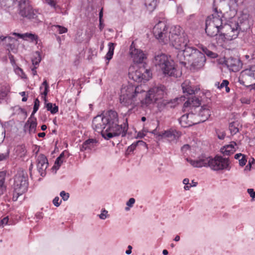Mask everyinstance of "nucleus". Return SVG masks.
I'll return each instance as SVG.
<instances>
[{
    "instance_id": "obj_47",
    "label": "nucleus",
    "mask_w": 255,
    "mask_h": 255,
    "mask_svg": "<svg viewBox=\"0 0 255 255\" xmlns=\"http://www.w3.org/2000/svg\"><path fill=\"white\" fill-rule=\"evenodd\" d=\"M239 165L243 167L245 166L247 162V159L245 155H243L241 158L239 160Z\"/></svg>"
},
{
    "instance_id": "obj_38",
    "label": "nucleus",
    "mask_w": 255,
    "mask_h": 255,
    "mask_svg": "<svg viewBox=\"0 0 255 255\" xmlns=\"http://www.w3.org/2000/svg\"><path fill=\"white\" fill-rule=\"evenodd\" d=\"M99 28L100 30H102V29L104 27V21L103 19V8H102L100 9V11L99 13Z\"/></svg>"
},
{
    "instance_id": "obj_8",
    "label": "nucleus",
    "mask_w": 255,
    "mask_h": 255,
    "mask_svg": "<svg viewBox=\"0 0 255 255\" xmlns=\"http://www.w3.org/2000/svg\"><path fill=\"white\" fill-rule=\"evenodd\" d=\"M19 15L30 21L38 23L41 22L42 15L34 9L29 3V0H20L18 3Z\"/></svg>"
},
{
    "instance_id": "obj_20",
    "label": "nucleus",
    "mask_w": 255,
    "mask_h": 255,
    "mask_svg": "<svg viewBox=\"0 0 255 255\" xmlns=\"http://www.w3.org/2000/svg\"><path fill=\"white\" fill-rule=\"evenodd\" d=\"M180 136L181 133L179 131L172 129L165 130L158 134V137L166 138L169 141L177 140Z\"/></svg>"
},
{
    "instance_id": "obj_44",
    "label": "nucleus",
    "mask_w": 255,
    "mask_h": 255,
    "mask_svg": "<svg viewBox=\"0 0 255 255\" xmlns=\"http://www.w3.org/2000/svg\"><path fill=\"white\" fill-rule=\"evenodd\" d=\"M135 202V199L133 198H130L127 202L126 205L128 206L125 208L126 211L129 210V207H132Z\"/></svg>"
},
{
    "instance_id": "obj_16",
    "label": "nucleus",
    "mask_w": 255,
    "mask_h": 255,
    "mask_svg": "<svg viewBox=\"0 0 255 255\" xmlns=\"http://www.w3.org/2000/svg\"><path fill=\"white\" fill-rule=\"evenodd\" d=\"M37 170L42 177H44L46 174V169L49 163L47 157L43 154H39L36 159Z\"/></svg>"
},
{
    "instance_id": "obj_26",
    "label": "nucleus",
    "mask_w": 255,
    "mask_h": 255,
    "mask_svg": "<svg viewBox=\"0 0 255 255\" xmlns=\"http://www.w3.org/2000/svg\"><path fill=\"white\" fill-rule=\"evenodd\" d=\"M98 141L95 138H89L85 140L81 147V150H92L96 146Z\"/></svg>"
},
{
    "instance_id": "obj_46",
    "label": "nucleus",
    "mask_w": 255,
    "mask_h": 255,
    "mask_svg": "<svg viewBox=\"0 0 255 255\" xmlns=\"http://www.w3.org/2000/svg\"><path fill=\"white\" fill-rule=\"evenodd\" d=\"M40 105V101L38 98H36L34 101V106L33 110H34V112H37L38 111Z\"/></svg>"
},
{
    "instance_id": "obj_21",
    "label": "nucleus",
    "mask_w": 255,
    "mask_h": 255,
    "mask_svg": "<svg viewBox=\"0 0 255 255\" xmlns=\"http://www.w3.org/2000/svg\"><path fill=\"white\" fill-rule=\"evenodd\" d=\"M182 33H185L183 31V29L179 25L172 26L170 27L169 32H168L167 43L169 42V40L177 37V36L181 35Z\"/></svg>"
},
{
    "instance_id": "obj_43",
    "label": "nucleus",
    "mask_w": 255,
    "mask_h": 255,
    "mask_svg": "<svg viewBox=\"0 0 255 255\" xmlns=\"http://www.w3.org/2000/svg\"><path fill=\"white\" fill-rule=\"evenodd\" d=\"M216 133L218 138L220 139H224L226 136V132L224 130L216 129Z\"/></svg>"
},
{
    "instance_id": "obj_33",
    "label": "nucleus",
    "mask_w": 255,
    "mask_h": 255,
    "mask_svg": "<svg viewBox=\"0 0 255 255\" xmlns=\"http://www.w3.org/2000/svg\"><path fill=\"white\" fill-rule=\"evenodd\" d=\"M45 107L48 111H50L52 114H55L58 112V106L55 104H53L51 103L46 104Z\"/></svg>"
},
{
    "instance_id": "obj_17",
    "label": "nucleus",
    "mask_w": 255,
    "mask_h": 255,
    "mask_svg": "<svg viewBox=\"0 0 255 255\" xmlns=\"http://www.w3.org/2000/svg\"><path fill=\"white\" fill-rule=\"evenodd\" d=\"M169 42L176 49L181 50L189 43V40L186 33H182L181 35L169 40Z\"/></svg>"
},
{
    "instance_id": "obj_31",
    "label": "nucleus",
    "mask_w": 255,
    "mask_h": 255,
    "mask_svg": "<svg viewBox=\"0 0 255 255\" xmlns=\"http://www.w3.org/2000/svg\"><path fill=\"white\" fill-rule=\"evenodd\" d=\"M144 4L149 12H152L157 6L156 0H144Z\"/></svg>"
},
{
    "instance_id": "obj_54",
    "label": "nucleus",
    "mask_w": 255,
    "mask_h": 255,
    "mask_svg": "<svg viewBox=\"0 0 255 255\" xmlns=\"http://www.w3.org/2000/svg\"><path fill=\"white\" fill-rule=\"evenodd\" d=\"M248 193L250 195V197L253 199H255V191L253 189L250 188L247 190Z\"/></svg>"
},
{
    "instance_id": "obj_4",
    "label": "nucleus",
    "mask_w": 255,
    "mask_h": 255,
    "mask_svg": "<svg viewBox=\"0 0 255 255\" xmlns=\"http://www.w3.org/2000/svg\"><path fill=\"white\" fill-rule=\"evenodd\" d=\"M186 160L194 167H210L214 171L230 170L231 169L229 158L216 155L214 157L201 155L197 160L186 158Z\"/></svg>"
},
{
    "instance_id": "obj_19",
    "label": "nucleus",
    "mask_w": 255,
    "mask_h": 255,
    "mask_svg": "<svg viewBox=\"0 0 255 255\" xmlns=\"http://www.w3.org/2000/svg\"><path fill=\"white\" fill-rule=\"evenodd\" d=\"M225 64L231 71L236 72L241 69L242 63L239 59L231 57L225 60Z\"/></svg>"
},
{
    "instance_id": "obj_57",
    "label": "nucleus",
    "mask_w": 255,
    "mask_h": 255,
    "mask_svg": "<svg viewBox=\"0 0 255 255\" xmlns=\"http://www.w3.org/2000/svg\"><path fill=\"white\" fill-rule=\"evenodd\" d=\"M5 138V131H1L0 130V144L1 143Z\"/></svg>"
},
{
    "instance_id": "obj_11",
    "label": "nucleus",
    "mask_w": 255,
    "mask_h": 255,
    "mask_svg": "<svg viewBox=\"0 0 255 255\" xmlns=\"http://www.w3.org/2000/svg\"><path fill=\"white\" fill-rule=\"evenodd\" d=\"M139 88L138 86L135 88L133 87H129L126 90V93H124V89H122V94L119 98L120 103L126 107L134 105L136 97L139 93Z\"/></svg>"
},
{
    "instance_id": "obj_30",
    "label": "nucleus",
    "mask_w": 255,
    "mask_h": 255,
    "mask_svg": "<svg viewBox=\"0 0 255 255\" xmlns=\"http://www.w3.org/2000/svg\"><path fill=\"white\" fill-rule=\"evenodd\" d=\"M6 172L5 171H0V195L5 191L6 186L5 185V180Z\"/></svg>"
},
{
    "instance_id": "obj_12",
    "label": "nucleus",
    "mask_w": 255,
    "mask_h": 255,
    "mask_svg": "<svg viewBox=\"0 0 255 255\" xmlns=\"http://www.w3.org/2000/svg\"><path fill=\"white\" fill-rule=\"evenodd\" d=\"M168 27L165 21H159L155 25L152 32L154 37L164 44L167 43Z\"/></svg>"
},
{
    "instance_id": "obj_50",
    "label": "nucleus",
    "mask_w": 255,
    "mask_h": 255,
    "mask_svg": "<svg viewBox=\"0 0 255 255\" xmlns=\"http://www.w3.org/2000/svg\"><path fill=\"white\" fill-rule=\"evenodd\" d=\"M46 3L51 7L55 8L57 0H45Z\"/></svg>"
},
{
    "instance_id": "obj_49",
    "label": "nucleus",
    "mask_w": 255,
    "mask_h": 255,
    "mask_svg": "<svg viewBox=\"0 0 255 255\" xmlns=\"http://www.w3.org/2000/svg\"><path fill=\"white\" fill-rule=\"evenodd\" d=\"M100 219L105 220L108 216V211L105 209L102 211V213L99 215Z\"/></svg>"
},
{
    "instance_id": "obj_29",
    "label": "nucleus",
    "mask_w": 255,
    "mask_h": 255,
    "mask_svg": "<svg viewBox=\"0 0 255 255\" xmlns=\"http://www.w3.org/2000/svg\"><path fill=\"white\" fill-rule=\"evenodd\" d=\"M44 87V91L40 93L41 95L42 96V98L44 101L45 104H47V96L49 92V84L46 80L44 79L43 82L42 83L41 86L40 87V90H41L43 88V87Z\"/></svg>"
},
{
    "instance_id": "obj_41",
    "label": "nucleus",
    "mask_w": 255,
    "mask_h": 255,
    "mask_svg": "<svg viewBox=\"0 0 255 255\" xmlns=\"http://www.w3.org/2000/svg\"><path fill=\"white\" fill-rule=\"evenodd\" d=\"M24 192H21L19 190H14L13 191L12 200L13 201H16L17 200L18 197L22 194H23Z\"/></svg>"
},
{
    "instance_id": "obj_18",
    "label": "nucleus",
    "mask_w": 255,
    "mask_h": 255,
    "mask_svg": "<svg viewBox=\"0 0 255 255\" xmlns=\"http://www.w3.org/2000/svg\"><path fill=\"white\" fill-rule=\"evenodd\" d=\"M200 105H199V108L194 111V113H196V115L199 118L196 121V124L205 122L211 115L210 110L207 105H205L201 107Z\"/></svg>"
},
{
    "instance_id": "obj_64",
    "label": "nucleus",
    "mask_w": 255,
    "mask_h": 255,
    "mask_svg": "<svg viewBox=\"0 0 255 255\" xmlns=\"http://www.w3.org/2000/svg\"><path fill=\"white\" fill-rule=\"evenodd\" d=\"M244 154L240 153H237L235 155V158L236 159H240V157H242V156Z\"/></svg>"
},
{
    "instance_id": "obj_24",
    "label": "nucleus",
    "mask_w": 255,
    "mask_h": 255,
    "mask_svg": "<svg viewBox=\"0 0 255 255\" xmlns=\"http://www.w3.org/2000/svg\"><path fill=\"white\" fill-rule=\"evenodd\" d=\"M183 93L186 96L192 95L195 94L197 91V89H194V87L191 85L189 81H185L181 85Z\"/></svg>"
},
{
    "instance_id": "obj_27",
    "label": "nucleus",
    "mask_w": 255,
    "mask_h": 255,
    "mask_svg": "<svg viewBox=\"0 0 255 255\" xmlns=\"http://www.w3.org/2000/svg\"><path fill=\"white\" fill-rule=\"evenodd\" d=\"M116 45L115 43L110 42L108 44V51L105 57L106 60L107 61L106 63V65L109 64L110 61L113 58Z\"/></svg>"
},
{
    "instance_id": "obj_62",
    "label": "nucleus",
    "mask_w": 255,
    "mask_h": 255,
    "mask_svg": "<svg viewBox=\"0 0 255 255\" xmlns=\"http://www.w3.org/2000/svg\"><path fill=\"white\" fill-rule=\"evenodd\" d=\"M190 148V146L188 144H184L182 147H181V150L182 151H186L187 150H188Z\"/></svg>"
},
{
    "instance_id": "obj_1",
    "label": "nucleus",
    "mask_w": 255,
    "mask_h": 255,
    "mask_svg": "<svg viewBox=\"0 0 255 255\" xmlns=\"http://www.w3.org/2000/svg\"><path fill=\"white\" fill-rule=\"evenodd\" d=\"M92 127L96 131L101 132L102 137L106 140L120 135L125 136L128 128V119L123 125H119L118 114L113 110L94 117Z\"/></svg>"
},
{
    "instance_id": "obj_5",
    "label": "nucleus",
    "mask_w": 255,
    "mask_h": 255,
    "mask_svg": "<svg viewBox=\"0 0 255 255\" xmlns=\"http://www.w3.org/2000/svg\"><path fill=\"white\" fill-rule=\"evenodd\" d=\"M253 24V20L248 13L242 12L238 20H232L228 24L230 31L227 33L228 39H236L240 31L244 32L249 29Z\"/></svg>"
},
{
    "instance_id": "obj_42",
    "label": "nucleus",
    "mask_w": 255,
    "mask_h": 255,
    "mask_svg": "<svg viewBox=\"0 0 255 255\" xmlns=\"http://www.w3.org/2000/svg\"><path fill=\"white\" fill-rule=\"evenodd\" d=\"M9 149H7L5 152L0 153V161L7 159L9 156Z\"/></svg>"
},
{
    "instance_id": "obj_51",
    "label": "nucleus",
    "mask_w": 255,
    "mask_h": 255,
    "mask_svg": "<svg viewBox=\"0 0 255 255\" xmlns=\"http://www.w3.org/2000/svg\"><path fill=\"white\" fill-rule=\"evenodd\" d=\"M39 149H40V146L37 145H33V152L34 153V154L35 155V157H36L38 155V152L39 151Z\"/></svg>"
},
{
    "instance_id": "obj_59",
    "label": "nucleus",
    "mask_w": 255,
    "mask_h": 255,
    "mask_svg": "<svg viewBox=\"0 0 255 255\" xmlns=\"http://www.w3.org/2000/svg\"><path fill=\"white\" fill-rule=\"evenodd\" d=\"M36 113V112H34V110H33L30 117L28 118V119L27 121L31 122V121H33L34 119L37 120L36 118L34 117V114Z\"/></svg>"
},
{
    "instance_id": "obj_45",
    "label": "nucleus",
    "mask_w": 255,
    "mask_h": 255,
    "mask_svg": "<svg viewBox=\"0 0 255 255\" xmlns=\"http://www.w3.org/2000/svg\"><path fill=\"white\" fill-rule=\"evenodd\" d=\"M229 84V82L227 80H223L222 83L220 84L219 82L216 83V85H218V88L220 89L227 87Z\"/></svg>"
},
{
    "instance_id": "obj_56",
    "label": "nucleus",
    "mask_w": 255,
    "mask_h": 255,
    "mask_svg": "<svg viewBox=\"0 0 255 255\" xmlns=\"http://www.w3.org/2000/svg\"><path fill=\"white\" fill-rule=\"evenodd\" d=\"M69 154L68 151L64 150L59 155V157H60L61 158L63 159L65 156H66V157L68 158L69 155Z\"/></svg>"
},
{
    "instance_id": "obj_32",
    "label": "nucleus",
    "mask_w": 255,
    "mask_h": 255,
    "mask_svg": "<svg viewBox=\"0 0 255 255\" xmlns=\"http://www.w3.org/2000/svg\"><path fill=\"white\" fill-rule=\"evenodd\" d=\"M144 144H145V143L142 140H138L133 142L130 145L128 146L126 152V155H129L132 154L138 144L143 145Z\"/></svg>"
},
{
    "instance_id": "obj_6",
    "label": "nucleus",
    "mask_w": 255,
    "mask_h": 255,
    "mask_svg": "<svg viewBox=\"0 0 255 255\" xmlns=\"http://www.w3.org/2000/svg\"><path fill=\"white\" fill-rule=\"evenodd\" d=\"M201 101L199 98L193 97L188 98L183 105L184 111H187L189 113L182 115L178 120L179 123L183 128H187L196 125L195 122H192L188 120L189 115H196L194 111L199 108V105H201Z\"/></svg>"
},
{
    "instance_id": "obj_63",
    "label": "nucleus",
    "mask_w": 255,
    "mask_h": 255,
    "mask_svg": "<svg viewBox=\"0 0 255 255\" xmlns=\"http://www.w3.org/2000/svg\"><path fill=\"white\" fill-rule=\"evenodd\" d=\"M132 247L129 245L128 247V250L126 251V253L127 255H129L131 253Z\"/></svg>"
},
{
    "instance_id": "obj_14",
    "label": "nucleus",
    "mask_w": 255,
    "mask_h": 255,
    "mask_svg": "<svg viewBox=\"0 0 255 255\" xmlns=\"http://www.w3.org/2000/svg\"><path fill=\"white\" fill-rule=\"evenodd\" d=\"M13 186L14 190H19L21 192H25L28 186L27 177L23 173L16 174L14 177Z\"/></svg>"
},
{
    "instance_id": "obj_34",
    "label": "nucleus",
    "mask_w": 255,
    "mask_h": 255,
    "mask_svg": "<svg viewBox=\"0 0 255 255\" xmlns=\"http://www.w3.org/2000/svg\"><path fill=\"white\" fill-rule=\"evenodd\" d=\"M202 51L204 55L206 54L208 57L211 58H216L218 57V54L209 50L206 47L202 48Z\"/></svg>"
},
{
    "instance_id": "obj_9",
    "label": "nucleus",
    "mask_w": 255,
    "mask_h": 255,
    "mask_svg": "<svg viewBox=\"0 0 255 255\" xmlns=\"http://www.w3.org/2000/svg\"><path fill=\"white\" fill-rule=\"evenodd\" d=\"M166 93V87L163 85H159L150 88L146 94L144 103L147 104L156 103L162 100Z\"/></svg>"
},
{
    "instance_id": "obj_2",
    "label": "nucleus",
    "mask_w": 255,
    "mask_h": 255,
    "mask_svg": "<svg viewBox=\"0 0 255 255\" xmlns=\"http://www.w3.org/2000/svg\"><path fill=\"white\" fill-rule=\"evenodd\" d=\"M225 0H214L213 3L214 13L208 16L205 21V31L210 37L219 36L222 40L227 38V34L223 33L222 30L226 28L229 29L228 24H224L222 18L224 14L222 10L224 9Z\"/></svg>"
},
{
    "instance_id": "obj_60",
    "label": "nucleus",
    "mask_w": 255,
    "mask_h": 255,
    "mask_svg": "<svg viewBox=\"0 0 255 255\" xmlns=\"http://www.w3.org/2000/svg\"><path fill=\"white\" fill-rule=\"evenodd\" d=\"M8 57H9V59L10 60V63H11V64L13 65L14 64H15V62L14 56L13 55H12L11 54L9 53Z\"/></svg>"
},
{
    "instance_id": "obj_22",
    "label": "nucleus",
    "mask_w": 255,
    "mask_h": 255,
    "mask_svg": "<svg viewBox=\"0 0 255 255\" xmlns=\"http://www.w3.org/2000/svg\"><path fill=\"white\" fill-rule=\"evenodd\" d=\"M37 125V120L34 119L31 122L26 121L23 127V131L25 133L28 132L29 135L35 133L36 132Z\"/></svg>"
},
{
    "instance_id": "obj_35",
    "label": "nucleus",
    "mask_w": 255,
    "mask_h": 255,
    "mask_svg": "<svg viewBox=\"0 0 255 255\" xmlns=\"http://www.w3.org/2000/svg\"><path fill=\"white\" fill-rule=\"evenodd\" d=\"M41 60L40 53L39 51L35 52V55L32 59V63L33 66H38L39 63Z\"/></svg>"
},
{
    "instance_id": "obj_3",
    "label": "nucleus",
    "mask_w": 255,
    "mask_h": 255,
    "mask_svg": "<svg viewBox=\"0 0 255 255\" xmlns=\"http://www.w3.org/2000/svg\"><path fill=\"white\" fill-rule=\"evenodd\" d=\"M129 53L134 63H138L137 69L133 71L128 73V77L137 83H145L151 78L152 73L150 70L147 68L146 64L143 63V60L146 58L143 51L135 47L133 42L130 46Z\"/></svg>"
},
{
    "instance_id": "obj_55",
    "label": "nucleus",
    "mask_w": 255,
    "mask_h": 255,
    "mask_svg": "<svg viewBox=\"0 0 255 255\" xmlns=\"http://www.w3.org/2000/svg\"><path fill=\"white\" fill-rule=\"evenodd\" d=\"M59 198L58 197H56L53 200V203L56 207H58L61 204V202H59Z\"/></svg>"
},
{
    "instance_id": "obj_48",
    "label": "nucleus",
    "mask_w": 255,
    "mask_h": 255,
    "mask_svg": "<svg viewBox=\"0 0 255 255\" xmlns=\"http://www.w3.org/2000/svg\"><path fill=\"white\" fill-rule=\"evenodd\" d=\"M60 195L64 201H67L69 198V194L62 191L60 192Z\"/></svg>"
},
{
    "instance_id": "obj_13",
    "label": "nucleus",
    "mask_w": 255,
    "mask_h": 255,
    "mask_svg": "<svg viewBox=\"0 0 255 255\" xmlns=\"http://www.w3.org/2000/svg\"><path fill=\"white\" fill-rule=\"evenodd\" d=\"M193 57L189 59L188 62L191 64V69L199 70L202 68L206 62V57L200 51H195Z\"/></svg>"
},
{
    "instance_id": "obj_10",
    "label": "nucleus",
    "mask_w": 255,
    "mask_h": 255,
    "mask_svg": "<svg viewBox=\"0 0 255 255\" xmlns=\"http://www.w3.org/2000/svg\"><path fill=\"white\" fill-rule=\"evenodd\" d=\"M239 82L246 87L255 89V65L243 70L239 77Z\"/></svg>"
},
{
    "instance_id": "obj_39",
    "label": "nucleus",
    "mask_w": 255,
    "mask_h": 255,
    "mask_svg": "<svg viewBox=\"0 0 255 255\" xmlns=\"http://www.w3.org/2000/svg\"><path fill=\"white\" fill-rule=\"evenodd\" d=\"M6 37V40L9 43L7 44V46L11 49L13 50L14 45V43L16 41V39L10 36H5Z\"/></svg>"
},
{
    "instance_id": "obj_40",
    "label": "nucleus",
    "mask_w": 255,
    "mask_h": 255,
    "mask_svg": "<svg viewBox=\"0 0 255 255\" xmlns=\"http://www.w3.org/2000/svg\"><path fill=\"white\" fill-rule=\"evenodd\" d=\"M229 129L231 134L234 135L239 131V128L235 126L234 122L231 123L229 125Z\"/></svg>"
},
{
    "instance_id": "obj_36",
    "label": "nucleus",
    "mask_w": 255,
    "mask_h": 255,
    "mask_svg": "<svg viewBox=\"0 0 255 255\" xmlns=\"http://www.w3.org/2000/svg\"><path fill=\"white\" fill-rule=\"evenodd\" d=\"M52 27L54 28V30L56 29V30L58 32L59 34H60L65 33L68 31L67 28L60 25H54L52 26Z\"/></svg>"
},
{
    "instance_id": "obj_7",
    "label": "nucleus",
    "mask_w": 255,
    "mask_h": 255,
    "mask_svg": "<svg viewBox=\"0 0 255 255\" xmlns=\"http://www.w3.org/2000/svg\"><path fill=\"white\" fill-rule=\"evenodd\" d=\"M153 62L156 67L162 71L164 75L177 77L174 62L170 56L165 54L155 55Z\"/></svg>"
},
{
    "instance_id": "obj_28",
    "label": "nucleus",
    "mask_w": 255,
    "mask_h": 255,
    "mask_svg": "<svg viewBox=\"0 0 255 255\" xmlns=\"http://www.w3.org/2000/svg\"><path fill=\"white\" fill-rule=\"evenodd\" d=\"M9 92L10 88L8 86L0 83V104L5 100Z\"/></svg>"
},
{
    "instance_id": "obj_25",
    "label": "nucleus",
    "mask_w": 255,
    "mask_h": 255,
    "mask_svg": "<svg viewBox=\"0 0 255 255\" xmlns=\"http://www.w3.org/2000/svg\"><path fill=\"white\" fill-rule=\"evenodd\" d=\"M236 145L237 143L236 142L232 141L230 144L223 146L221 148L220 151L224 154V155H230L236 151L235 146Z\"/></svg>"
},
{
    "instance_id": "obj_15",
    "label": "nucleus",
    "mask_w": 255,
    "mask_h": 255,
    "mask_svg": "<svg viewBox=\"0 0 255 255\" xmlns=\"http://www.w3.org/2000/svg\"><path fill=\"white\" fill-rule=\"evenodd\" d=\"M195 51H199L197 48L193 47L191 46V44L189 43L186 44V46L184 47V48L181 49L179 51L177 55V58L179 59V62L182 64L185 65L186 64V62L182 61V58H179L180 55L182 56L183 55L184 59L188 61L189 59L193 57V55L195 54Z\"/></svg>"
},
{
    "instance_id": "obj_58",
    "label": "nucleus",
    "mask_w": 255,
    "mask_h": 255,
    "mask_svg": "<svg viewBox=\"0 0 255 255\" xmlns=\"http://www.w3.org/2000/svg\"><path fill=\"white\" fill-rule=\"evenodd\" d=\"M8 217H5L3 218L0 221V223H1V225L2 226L7 225V223H8Z\"/></svg>"
},
{
    "instance_id": "obj_37",
    "label": "nucleus",
    "mask_w": 255,
    "mask_h": 255,
    "mask_svg": "<svg viewBox=\"0 0 255 255\" xmlns=\"http://www.w3.org/2000/svg\"><path fill=\"white\" fill-rule=\"evenodd\" d=\"M159 102L157 103V108L159 111H162L166 106L168 102L165 100H158Z\"/></svg>"
},
{
    "instance_id": "obj_53",
    "label": "nucleus",
    "mask_w": 255,
    "mask_h": 255,
    "mask_svg": "<svg viewBox=\"0 0 255 255\" xmlns=\"http://www.w3.org/2000/svg\"><path fill=\"white\" fill-rule=\"evenodd\" d=\"M35 218L36 220V222H37L38 220L42 219L43 218L44 214L42 212H38L35 214Z\"/></svg>"
},
{
    "instance_id": "obj_23",
    "label": "nucleus",
    "mask_w": 255,
    "mask_h": 255,
    "mask_svg": "<svg viewBox=\"0 0 255 255\" xmlns=\"http://www.w3.org/2000/svg\"><path fill=\"white\" fill-rule=\"evenodd\" d=\"M13 35L17 36L18 38H22L25 40H29L32 42L38 43V36L35 34L26 32L23 34L13 32Z\"/></svg>"
},
{
    "instance_id": "obj_61",
    "label": "nucleus",
    "mask_w": 255,
    "mask_h": 255,
    "mask_svg": "<svg viewBox=\"0 0 255 255\" xmlns=\"http://www.w3.org/2000/svg\"><path fill=\"white\" fill-rule=\"evenodd\" d=\"M38 66H33V67L31 68L32 74L33 76H35L37 74L36 69Z\"/></svg>"
},
{
    "instance_id": "obj_52",
    "label": "nucleus",
    "mask_w": 255,
    "mask_h": 255,
    "mask_svg": "<svg viewBox=\"0 0 255 255\" xmlns=\"http://www.w3.org/2000/svg\"><path fill=\"white\" fill-rule=\"evenodd\" d=\"M63 161L64 160L61 158L60 157H58L55 161V164H57V168H59V167H60V166L61 165L62 163L63 162Z\"/></svg>"
}]
</instances>
